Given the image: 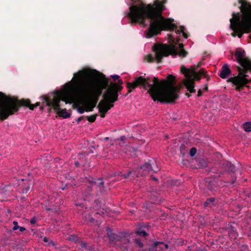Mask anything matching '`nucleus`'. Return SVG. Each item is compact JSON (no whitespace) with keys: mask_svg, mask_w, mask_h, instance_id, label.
<instances>
[{"mask_svg":"<svg viewBox=\"0 0 251 251\" xmlns=\"http://www.w3.org/2000/svg\"><path fill=\"white\" fill-rule=\"evenodd\" d=\"M37 221V219L36 217H34L33 218H32L31 219H30V223L31 224H35L36 223Z\"/></svg>","mask_w":251,"mask_h":251,"instance_id":"79ce46f5","label":"nucleus"},{"mask_svg":"<svg viewBox=\"0 0 251 251\" xmlns=\"http://www.w3.org/2000/svg\"><path fill=\"white\" fill-rule=\"evenodd\" d=\"M43 241L44 242L47 243L49 241V239L47 237H45L43 238Z\"/></svg>","mask_w":251,"mask_h":251,"instance_id":"5fc2aeb1","label":"nucleus"},{"mask_svg":"<svg viewBox=\"0 0 251 251\" xmlns=\"http://www.w3.org/2000/svg\"><path fill=\"white\" fill-rule=\"evenodd\" d=\"M219 176L222 177L221 175H222L231 178L230 179H223L222 180L223 182L226 183V185L233 184L236 180V176H235L234 174L229 173H233L236 171L235 166L230 162L222 161L219 163Z\"/></svg>","mask_w":251,"mask_h":251,"instance_id":"1a4fd4ad","label":"nucleus"},{"mask_svg":"<svg viewBox=\"0 0 251 251\" xmlns=\"http://www.w3.org/2000/svg\"><path fill=\"white\" fill-rule=\"evenodd\" d=\"M13 224L14 225V227H13V230H16L19 229V226H18V223L17 221H14L13 222Z\"/></svg>","mask_w":251,"mask_h":251,"instance_id":"4c0bfd02","label":"nucleus"},{"mask_svg":"<svg viewBox=\"0 0 251 251\" xmlns=\"http://www.w3.org/2000/svg\"><path fill=\"white\" fill-rule=\"evenodd\" d=\"M122 86H118L116 83H110L106 92L103 94V100H101L99 104L107 111L114 106L113 103L118 100L119 94L123 89Z\"/></svg>","mask_w":251,"mask_h":251,"instance_id":"6e6552de","label":"nucleus"},{"mask_svg":"<svg viewBox=\"0 0 251 251\" xmlns=\"http://www.w3.org/2000/svg\"><path fill=\"white\" fill-rule=\"evenodd\" d=\"M84 116H81L80 117H79L77 120V122H79L80 121H81L82 120H83L84 119Z\"/></svg>","mask_w":251,"mask_h":251,"instance_id":"8fccbe9b","label":"nucleus"},{"mask_svg":"<svg viewBox=\"0 0 251 251\" xmlns=\"http://www.w3.org/2000/svg\"><path fill=\"white\" fill-rule=\"evenodd\" d=\"M220 186L218 182L213 178H206L204 181V187L203 188L209 190L211 192H218L220 190Z\"/></svg>","mask_w":251,"mask_h":251,"instance_id":"2eb2a0df","label":"nucleus"},{"mask_svg":"<svg viewBox=\"0 0 251 251\" xmlns=\"http://www.w3.org/2000/svg\"><path fill=\"white\" fill-rule=\"evenodd\" d=\"M152 178H153L154 180H157V179L156 178H155V177H153Z\"/></svg>","mask_w":251,"mask_h":251,"instance_id":"680f3d73","label":"nucleus"},{"mask_svg":"<svg viewBox=\"0 0 251 251\" xmlns=\"http://www.w3.org/2000/svg\"><path fill=\"white\" fill-rule=\"evenodd\" d=\"M232 18L229 20L230 21V25L229 27L231 30H232L233 32L231 33V35L235 37L237 36L238 26H239V23L240 20V14L239 13H235L233 12L232 14Z\"/></svg>","mask_w":251,"mask_h":251,"instance_id":"4468645a","label":"nucleus"},{"mask_svg":"<svg viewBox=\"0 0 251 251\" xmlns=\"http://www.w3.org/2000/svg\"><path fill=\"white\" fill-rule=\"evenodd\" d=\"M250 36H251V35H250Z\"/></svg>","mask_w":251,"mask_h":251,"instance_id":"338daca9","label":"nucleus"},{"mask_svg":"<svg viewBox=\"0 0 251 251\" xmlns=\"http://www.w3.org/2000/svg\"><path fill=\"white\" fill-rule=\"evenodd\" d=\"M237 36L241 38L244 33L251 32V15L245 14L241 19L240 18Z\"/></svg>","mask_w":251,"mask_h":251,"instance_id":"9d476101","label":"nucleus"},{"mask_svg":"<svg viewBox=\"0 0 251 251\" xmlns=\"http://www.w3.org/2000/svg\"><path fill=\"white\" fill-rule=\"evenodd\" d=\"M98 108L99 109V111L100 113V116L101 118H104L105 116L106 113L108 112L106 109H105L101 106H100V104H98Z\"/></svg>","mask_w":251,"mask_h":251,"instance_id":"393cba45","label":"nucleus"},{"mask_svg":"<svg viewBox=\"0 0 251 251\" xmlns=\"http://www.w3.org/2000/svg\"><path fill=\"white\" fill-rule=\"evenodd\" d=\"M201 161H203L204 162V164H202V166L203 167H205L207 166L206 163L205 162L204 160H201L200 162H201Z\"/></svg>","mask_w":251,"mask_h":251,"instance_id":"864d4df0","label":"nucleus"},{"mask_svg":"<svg viewBox=\"0 0 251 251\" xmlns=\"http://www.w3.org/2000/svg\"><path fill=\"white\" fill-rule=\"evenodd\" d=\"M240 2L241 3V10L245 14H250L249 12L251 11V5H248L247 2L244 0H240Z\"/></svg>","mask_w":251,"mask_h":251,"instance_id":"a211bd4d","label":"nucleus"},{"mask_svg":"<svg viewBox=\"0 0 251 251\" xmlns=\"http://www.w3.org/2000/svg\"><path fill=\"white\" fill-rule=\"evenodd\" d=\"M95 72H96L97 73H99V72L98 71H97L96 70H94Z\"/></svg>","mask_w":251,"mask_h":251,"instance_id":"e2e57ef3","label":"nucleus"},{"mask_svg":"<svg viewBox=\"0 0 251 251\" xmlns=\"http://www.w3.org/2000/svg\"><path fill=\"white\" fill-rule=\"evenodd\" d=\"M202 94V91H201V89H200L199 90L198 92V94H197V96L198 97H201Z\"/></svg>","mask_w":251,"mask_h":251,"instance_id":"37998d69","label":"nucleus"},{"mask_svg":"<svg viewBox=\"0 0 251 251\" xmlns=\"http://www.w3.org/2000/svg\"><path fill=\"white\" fill-rule=\"evenodd\" d=\"M178 46L180 49L179 50L174 45L155 44L153 48V51L155 53V58L151 54H150L147 56L146 58L149 62H153L155 59L158 63H160L164 56L167 57L169 55H172L174 57L176 55L182 58L185 57L188 53L183 49V44L181 43Z\"/></svg>","mask_w":251,"mask_h":251,"instance_id":"39448f33","label":"nucleus"},{"mask_svg":"<svg viewBox=\"0 0 251 251\" xmlns=\"http://www.w3.org/2000/svg\"><path fill=\"white\" fill-rule=\"evenodd\" d=\"M87 181L89 182V183L90 184L91 186H88V194H89L90 192L92 191V188L91 187L94 185V184H96L97 183L96 179L92 177L89 176L87 178Z\"/></svg>","mask_w":251,"mask_h":251,"instance_id":"4be33fe9","label":"nucleus"},{"mask_svg":"<svg viewBox=\"0 0 251 251\" xmlns=\"http://www.w3.org/2000/svg\"><path fill=\"white\" fill-rule=\"evenodd\" d=\"M209 77L207 78V80H209Z\"/></svg>","mask_w":251,"mask_h":251,"instance_id":"69168bd1","label":"nucleus"},{"mask_svg":"<svg viewBox=\"0 0 251 251\" xmlns=\"http://www.w3.org/2000/svg\"><path fill=\"white\" fill-rule=\"evenodd\" d=\"M159 170V169L156 165V161L154 159L149 160L148 162H146L144 165L140 168H138V171L141 173V176H145L148 173L153 172L156 173Z\"/></svg>","mask_w":251,"mask_h":251,"instance_id":"f8f14e48","label":"nucleus"},{"mask_svg":"<svg viewBox=\"0 0 251 251\" xmlns=\"http://www.w3.org/2000/svg\"><path fill=\"white\" fill-rule=\"evenodd\" d=\"M76 205L77 206H79L80 207H82L83 206V204L82 203H77L76 204Z\"/></svg>","mask_w":251,"mask_h":251,"instance_id":"bf43d9fd","label":"nucleus"},{"mask_svg":"<svg viewBox=\"0 0 251 251\" xmlns=\"http://www.w3.org/2000/svg\"><path fill=\"white\" fill-rule=\"evenodd\" d=\"M180 153L182 154V155H184L187 151V150L186 149V147L184 144H181L180 147Z\"/></svg>","mask_w":251,"mask_h":251,"instance_id":"f704fd0d","label":"nucleus"},{"mask_svg":"<svg viewBox=\"0 0 251 251\" xmlns=\"http://www.w3.org/2000/svg\"><path fill=\"white\" fill-rule=\"evenodd\" d=\"M123 83V81L122 79H118V84H117L118 86H122L121 85H122Z\"/></svg>","mask_w":251,"mask_h":251,"instance_id":"c03bdc74","label":"nucleus"},{"mask_svg":"<svg viewBox=\"0 0 251 251\" xmlns=\"http://www.w3.org/2000/svg\"><path fill=\"white\" fill-rule=\"evenodd\" d=\"M232 231H231V234L233 236H234L235 238L237 236V232L236 231V230L232 227L231 228Z\"/></svg>","mask_w":251,"mask_h":251,"instance_id":"ea45409f","label":"nucleus"},{"mask_svg":"<svg viewBox=\"0 0 251 251\" xmlns=\"http://www.w3.org/2000/svg\"><path fill=\"white\" fill-rule=\"evenodd\" d=\"M126 139V137L124 136H121L120 137V140L121 141H124Z\"/></svg>","mask_w":251,"mask_h":251,"instance_id":"3c124183","label":"nucleus"},{"mask_svg":"<svg viewBox=\"0 0 251 251\" xmlns=\"http://www.w3.org/2000/svg\"><path fill=\"white\" fill-rule=\"evenodd\" d=\"M163 246H164V250H167V249H168V248H169V246H168V244H165V243H164V245H163Z\"/></svg>","mask_w":251,"mask_h":251,"instance_id":"de8ad7c7","label":"nucleus"},{"mask_svg":"<svg viewBox=\"0 0 251 251\" xmlns=\"http://www.w3.org/2000/svg\"><path fill=\"white\" fill-rule=\"evenodd\" d=\"M170 40H172L173 42H175V39L172 35H169Z\"/></svg>","mask_w":251,"mask_h":251,"instance_id":"603ef678","label":"nucleus"},{"mask_svg":"<svg viewBox=\"0 0 251 251\" xmlns=\"http://www.w3.org/2000/svg\"><path fill=\"white\" fill-rule=\"evenodd\" d=\"M110 80L102 74L98 80L92 72L80 70L74 74L71 81L67 84L71 87L72 92L82 99V104L88 106V110L93 111L102 94V90L107 88Z\"/></svg>","mask_w":251,"mask_h":251,"instance_id":"f03ea898","label":"nucleus"},{"mask_svg":"<svg viewBox=\"0 0 251 251\" xmlns=\"http://www.w3.org/2000/svg\"><path fill=\"white\" fill-rule=\"evenodd\" d=\"M83 105L84 106V107H79L77 108V111L79 113L82 114L85 111H86V112H90V111H91V110H88V109H90L89 107H88V106L86 105L85 104H83Z\"/></svg>","mask_w":251,"mask_h":251,"instance_id":"bb28decb","label":"nucleus"},{"mask_svg":"<svg viewBox=\"0 0 251 251\" xmlns=\"http://www.w3.org/2000/svg\"><path fill=\"white\" fill-rule=\"evenodd\" d=\"M153 243L152 246L150 249L149 251H160Z\"/></svg>","mask_w":251,"mask_h":251,"instance_id":"58836bf2","label":"nucleus"},{"mask_svg":"<svg viewBox=\"0 0 251 251\" xmlns=\"http://www.w3.org/2000/svg\"><path fill=\"white\" fill-rule=\"evenodd\" d=\"M215 199L213 197L207 199L204 203V206L205 208L212 207L214 205Z\"/></svg>","mask_w":251,"mask_h":251,"instance_id":"aec40b11","label":"nucleus"},{"mask_svg":"<svg viewBox=\"0 0 251 251\" xmlns=\"http://www.w3.org/2000/svg\"><path fill=\"white\" fill-rule=\"evenodd\" d=\"M244 50H237L235 52V56L241 66L251 70V60L248 58L244 57Z\"/></svg>","mask_w":251,"mask_h":251,"instance_id":"ddd939ff","label":"nucleus"},{"mask_svg":"<svg viewBox=\"0 0 251 251\" xmlns=\"http://www.w3.org/2000/svg\"><path fill=\"white\" fill-rule=\"evenodd\" d=\"M154 244L156 247H158L157 248L159 250V251H164V246H163V245H164V242H155L154 243Z\"/></svg>","mask_w":251,"mask_h":251,"instance_id":"c756f323","label":"nucleus"},{"mask_svg":"<svg viewBox=\"0 0 251 251\" xmlns=\"http://www.w3.org/2000/svg\"><path fill=\"white\" fill-rule=\"evenodd\" d=\"M65 86L67 87L65 90L55 92L52 95V97L46 95L42 97L43 104L49 106L50 107V110L51 108L53 109L59 116L64 119L69 118L71 114L67 112L66 108H60V102L62 100L66 104L71 103L73 99L70 90L71 87L67 84Z\"/></svg>","mask_w":251,"mask_h":251,"instance_id":"20e7f679","label":"nucleus"},{"mask_svg":"<svg viewBox=\"0 0 251 251\" xmlns=\"http://www.w3.org/2000/svg\"><path fill=\"white\" fill-rule=\"evenodd\" d=\"M133 172V171H128L127 173V174H123L121 175V176L123 178H128L132 174V173Z\"/></svg>","mask_w":251,"mask_h":251,"instance_id":"e433bc0d","label":"nucleus"},{"mask_svg":"<svg viewBox=\"0 0 251 251\" xmlns=\"http://www.w3.org/2000/svg\"><path fill=\"white\" fill-rule=\"evenodd\" d=\"M79 243L80 248H81L82 249H86L88 250H91V246L87 247V244L86 242L81 241H79Z\"/></svg>","mask_w":251,"mask_h":251,"instance_id":"c85d7f7f","label":"nucleus"},{"mask_svg":"<svg viewBox=\"0 0 251 251\" xmlns=\"http://www.w3.org/2000/svg\"><path fill=\"white\" fill-rule=\"evenodd\" d=\"M151 77L145 78L143 76L136 77L133 82H127L128 89L126 95L132 92L133 89L141 86L145 90H148L152 100L161 103H173L178 99L179 89L176 86V80L173 75H169L167 79L159 81L157 77L152 78L153 84L149 82Z\"/></svg>","mask_w":251,"mask_h":251,"instance_id":"7ed1b4c3","label":"nucleus"},{"mask_svg":"<svg viewBox=\"0 0 251 251\" xmlns=\"http://www.w3.org/2000/svg\"><path fill=\"white\" fill-rule=\"evenodd\" d=\"M127 16L131 22L138 23L144 27L147 25L146 20H150V26L146 32V37L151 38L159 35L163 30H175L176 34L182 33L183 37L187 39L188 35L184 32V27H179L173 24L174 20L165 19L162 15L164 6L159 2L155 5L147 4L139 0L138 2L131 5L129 8Z\"/></svg>","mask_w":251,"mask_h":251,"instance_id":"f257e3e1","label":"nucleus"},{"mask_svg":"<svg viewBox=\"0 0 251 251\" xmlns=\"http://www.w3.org/2000/svg\"><path fill=\"white\" fill-rule=\"evenodd\" d=\"M248 77L249 75L245 74H244L242 79H241L240 76H235L229 78L227 81L232 83L233 85L235 86V89L236 91H240L246 84L249 83Z\"/></svg>","mask_w":251,"mask_h":251,"instance_id":"9b49d317","label":"nucleus"},{"mask_svg":"<svg viewBox=\"0 0 251 251\" xmlns=\"http://www.w3.org/2000/svg\"><path fill=\"white\" fill-rule=\"evenodd\" d=\"M98 116V114H96L95 115H91L90 116H87V120L90 123H93L96 121V118Z\"/></svg>","mask_w":251,"mask_h":251,"instance_id":"2f4dec72","label":"nucleus"},{"mask_svg":"<svg viewBox=\"0 0 251 251\" xmlns=\"http://www.w3.org/2000/svg\"><path fill=\"white\" fill-rule=\"evenodd\" d=\"M133 243L135 244L136 247L140 249H142L144 247V244L142 240L139 238H135L133 239Z\"/></svg>","mask_w":251,"mask_h":251,"instance_id":"b1692460","label":"nucleus"},{"mask_svg":"<svg viewBox=\"0 0 251 251\" xmlns=\"http://www.w3.org/2000/svg\"><path fill=\"white\" fill-rule=\"evenodd\" d=\"M190 92L186 93L185 95L187 96L188 98H189L191 96V95L190 94Z\"/></svg>","mask_w":251,"mask_h":251,"instance_id":"4d7b16f0","label":"nucleus"},{"mask_svg":"<svg viewBox=\"0 0 251 251\" xmlns=\"http://www.w3.org/2000/svg\"><path fill=\"white\" fill-rule=\"evenodd\" d=\"M111 77L113 79L114 81L116 80L117 79H119L120 76L118 75H111Z\"/></svg>","mask_w":251,"mask_h":251,"instance_id":"a19ab883","label":"nucleus"},{"mask_svg":"<svg viewBox=\"0 0 251 251\" xmlns=\"http://www.w3.org/2000/svg\"><path fill=\"white\" fill-rule=\"evenodd\" d=\"M43 208L47 211H50V209L47 207L46 205L43 206Z\"/></svg>","mask_w":251,"mask_h":251,"instance_id":"49530a36","label":"nucleus"},{"mask_svg":"<svg viewBox=\"0 0 251 251\" xmlns=\"http://www.w3.org/2000/svg\"><path fill=\"white\" fill-rule=\"evenodd\" d=\"M130 240L128 238V234L125 232H121V237L119 242V246L127 244L129 243Z\"/></svg>","mask_w":251,"mask_h":251,"instance_id":"6ab92c4d","label":"nucleus"},{"mask_svg":"<svg viewBox=\"0 0 251 251\" xmlns=\"http://www.w3.org/2000/svg\"><path fill=\"white\" fill-rule=\"evenodd\" d=\"M248 70H251V69H249L248 68H242L240 67H238V71L239 72L238 75L237 76H240V78H242L243 77L244 74H247L248 73Z\"/></svg>","mask_w":251,"mask_h":251,"instance_id":"5701e85b","label":"nucleus"},{"mask_svg":"<svg viewBox=\"0 0 251 251\" xmlns=\"http://www.w3.org/2000/svg\"><path fill=\"white\" fill-rule=\"evenodd\" d=\"M97 183L94 184V185H97L99 187H101L104 184V181H103L102 178H99L96 180Z\"/></svg>","mask_w":251,"mask_h":251,"instance_id":"72a5a7b5","label":"nucleus"},{"mask_svg":"<svg viewBox=\"0 0 251 251\" xmlns=\"http://www.w3.org/2000/svg\"><path fill=\"white\" fill-rule=\"evenodd\" d=\"M19 229H20V231L21 232H23V231H24L25 230V227H21V226H20V227H19Z\"/></svg>","mask_w":251,"mask_h":251,"instance_id":"09e8293b","label":"nucleus"},{"mask_svg":"<svg viewBox=\"0 0 251 251\" xmlns=\"http://www.w3.org/2000/svg\"><path fill=\"white\" fill-rule=\"evenodd\" d=\"M79 159H80L79 161H77L75 162V164L76 167H79L80 166H84L85 164L83 163V159L84 155L82 154H79Z\"/></svg>","mask_w":251,"mask_h":251,"instance_id":"cd10ccee","label":"nucleus"},{"mask_svg":"<svg viewBox=\"0 0 251 251\" xmlns=\"http://www.w3.org/2000/svg\"><path fill=\"white\" fill-rule=\"evenodd\" d=\"M243 127L246 132L251 131V122H247L243 125Z\"/></svg>","mask_w":251,"mask_h":251,"instance_id":"a878e982","label":"nucleus"},{"mask_svg":"<svg viewBox=\"0 0 251 251\" xmlns=\"http://www.w3.org/2000/svg\"><path fill=\"white\" fill-rule=\"evenodd\" d=\"M180 70L181 73L186 77V78L183 80V84L187 91L191 93H196L195 81V80L199 81L201 80L200 75H203L206 78L207 77L206 72L203 68L201 69L197 72L194 68L188 69L182 66L181 67Z\"/></svg>","mask_w":251,"mask_h":251,"instance_id":"0eeeda50","label":"nucleus"},{"mask_svg":"<svg viewBox=\"0 0 251 251\" xmlns=\"http://www.w3.org/2000/svg\"><path fill=\"white\" fill-rule=\"evenodd\" d=\"M105 139L108 140V137L105 138Z\"/></svg>","mask_w":251,"mask_h":251,"instance_id":"0e129e2a","label":"nucleus"},{"mask_svg":"<svg viewBox=\"0 0 251 251\" xmlns=\"http://www.w3.org/2000/svg\"><path fill=\"white\" fill-rule=\"evenodd\" d=\"M135 234L137 236H140L142 237H146L148 235L146 231L143 229L142 227H138L135 231Z\"/></svg>","mask_w":251,"mask_h":251,"instance_id":"412c9836","label":"nucleus"},{"mask_svg":"<svg viewBox=\"0 0 251 251\" xmlns=\"http://www.w3.org/2000/svg\"><path fill=\"white\" fill-rule=\"evenodd\" d=\"M40 104V102H37L35 104H32L29 99H22L19 100L17 98H10L5 102L0 104V120H6L10 115L18 111L19 108L21 106H26L33 110L35 107H37Z\"/></svg>","mask_w":251,"mask_h":251,"instance_id":"423d86ee","label":"nucleus"},{"mask_svg":"<svg viewBox=\"0 0 251 251\" xmlns=\"http://www.w3.org/2000/svg\"><path fill=\"white\" fill-rule=\"evenodd\" d=\"M69 239L70 240H72V241H74L75 243H79V238L78 236H77L76 235H71L69 237Z\"/></svg>","mask_w":251,"mask_h":251,"instance_id":"473e14b6","label":"nucleus"},{"mask_svg":"<svg viewBox=\"0 0 251 251\" xmlns=\"http://www.w3.org/2000/svg\"><path fill=\"white\" fill-rule=\"evenodd\" d=\"M3 96V94L2 92H0V99Z\"/></svg>","mask_w":251,"mask_h":251,"instance_id":"052dcab7","label":"nucleus"},{"mask_svg":"<svg viewBox=\"0 0 251 251\" xmlns=\"http://www.w3.org/2000/svg\"><path fill=\"white\" fill-rule=\"evenodd\" d=\"M231 74V71L229 68L228 65L227 64H225L221 69L219 76L223 79H226L228 75H230Z\"/></svg>","mask_w":251,"mask_h":251,"instance_id":"f3484780","label":"nucleus"},{"mask_svg":"<svg viewBox=\"0 0 251 251\" xmlns=\"http://www.w3.org/2000/svg\"><path fill=\"white\" fill-rule=\"evenodd\" d=\"M197 153V149L195 148H192L190 149L189 154L191 156L193 157Z\"/></svg>","mask_w":251,"mask_h":251,"instance_id":"c9c22d12","label":"nucleus"},{"mask_svg":"<svg viewBox=\"0 0 251 251\" xmlns=\"http://www.w3.org/2000/svg\"><path fill=\"white\" fill-rule=\"evenodd\" d=\"M137 170H138V168H136L135 170H133L130 171H133V172L132 173V174L130 175V176H131V177L133 179L136 178L139 175H141V173H139V172Z\"/></svg>","mask_w":251,"mask_h":251,"instance_id":"7c9ffc66","label":"nucleus"},{"mask_svg":"<svg viewBox=\"0 0 251 251\" xmlns=\"http://www.w3.org/2000/svg\"><path fill=\"white\" fill-rule=\"evenodd\" d=\"M107 235L111 242L114 243L115 245L119 246V242L121 237V232L119 234H116L112 232L110 229L108 228L106 230Z\"/></svg>","mask_w":251,"mask_h":251,"instance_id":"dca6fc26","label":"nucleus"},{"mask_svg":"<svg viewBox=\"0 0 251 251\" xmlns=\"http://www.w3.org/2000/svg\"><path fill=\"white\" fill-rule=\"evenodd\" d=\"M121 174V172H118L115 173V176H119Z\"/></svg>","mask_w":251,"mask_h":251,"instance_id":"6e6d98bb","label":"nucleus"},{"mask_svg":"<svg viewBox=\"0 0 251 251\" xmlns=\"http://www.w3.org/2000/svg\"><path fill=\"white\" fill-rule=\"evenodd\" d=\"M4 97H5V100H4L3 102H2V103H0V104H2V103H3L4 102H5L6 101H7V100H8L9 99H10V97H5V96H4ZM14 98H11V99H14Z\"/></svg>","mask_w":251,"mask_h":251,"instance_id":"a18cd8bd","label":"nucleus"},{"mask_svg":"<svg viewBox=\"0 0 251 251\" xmlns=\"http://www.w3.org/2000/svg\"><path fill=\"white\" fill-rule=\"evenodd\" d=\"M204 90L205 91H207L208 90V86L207 84L205 86V87L204 88Z\"/></svg>","mask_w":251,"mask_h":251,"instance_id":"13d9d810","label":"nucleus"}]
</instances>
